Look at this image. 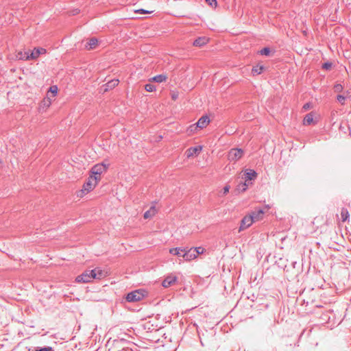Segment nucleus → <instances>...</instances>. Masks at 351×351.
I'll list each match as a JSON object with an SVG mask.
<instances>
[{"label":"nucleus","mask_w":351,"mask_h":351,"mask_svg":"<svg viewBox=\"0 0 351 351\" xmlns=\"http://www.w3.org/2000/svg\"><path fill=\"white\" fill-rule=\"evenodd\" d=\"M98 182V178H93V176H90L88 180L84 183L82 189L80 191L77 196L82 197L84 195L91 191L96 186Z\"/></svg>","instance_id":"f257e3e1"},{"label":"nucleus","mask_w":351,"mask_h":351,"mask_svg":"<svg viewBox=\"0 0 351 351\" xmlns=\"http://www.w3.org/2000/svg\"><path fill=\"white\" fill-rule=\"evenodd\" d=\"M109 165H106L104 163H98L95 165L90 170L91 175L93 178H98V181L101 179V174L104 172L106 171L108 169Z\"/></svg>","instance_id":"f03ea898"},{"label":"nucleus","mask_w":351,"mask_h":351,"mask_svg":"<svg viewBox=\"0 0 351 351\" xmlns=\"http://www.w3.org/2000/svg\"><path fill=\"white\" fill-rule=\"evenodd\" d=\"M144 292V291L139 289L131 291L127 294L126 300L129 302L140 301L145 296Z\"/></svg>","instance_id":"7ed1b4c3"},{"label":"nucleus","mask_w":351,"mask_h":351,"mask_svg":"<svg viewBox=\"0 0 351 351\" xmlns=\"http://www.w3.org/2000/svg\"><path fill=\"white\" fill-rule=\"evenodd\" d=\"M243 155V150L240 148L231 149L228 155V160L230 161L236 162L239 160Z\"/></svg>","instance_id":"20e7f679"},{"label":"nucleus","mask_w":351,"mask_h":351,"mask_svg":"<svg viewBox=\"0 0 351 351\" xmlns=\"http://www.w3.org/2000/svg\"><path fill=\"white\" fill-rule=\"evenodd\" d=\"M253 217L250 216V215H245L241 221V224L239 226V232L244 230L245 229L249 228L253 223Z\"/></svg>","instance_id":"39448f33"},{"label":"nucleus","mask_w":351,"mask_h":351,"mask_svg":"<svg viewBox=\"0 0 351 351\" xmlns=\"http://www.w3.org/2000/svg\"><path fill=\"white\" fill-rule=\"evenodd\" d=\"M47 53V50L43 47H35L32 51H30L29 56H27L26 58H31V60H36L41 54Z\"/></svg>","instance_id":"423d86ee"},{"label":"nucleus","mask_w":351,"mask_h":351,"mask_svg":"<svg viewBox=\"0 0 351 351\" xmlns=\"http://www.w3.org/2000/svg\"><path fill=\"white\" fill-rule=\"evenodd\" d=\"M184 253L182 256L186 261H191L195 259L196 258V254H195V250L193 247L190 249H187V247H184Z\"/></svg>","instance_id":"0eeeda50"},{"label":"nucleus","mask_w":351,"mask_h":351,"mask_svg":"<svg viewBox=\"0 0 351 351\" xmlns=\"http://www.w3.org/2000/svg\"><path fill=\"white\" fill-rule=\"evenodd\" d=\"M89 270L84 271L82 274L77 276L75 278V282L87 283L90 282V275L88 274Z\"/></svg>","instance_id":"6e6552de"},{"label":"nucleus","mask_w":351,"mask_h":351,"mask_svg":"<svg viewBox=\"0 0 351 351\" xmlns=\"http://www.w3.org/2000/svg\"><path fill=\"white\" fill-rule=\"evenodd\" d=\"M210 123V119L207 115L202 116L196 123L198 128L203 129L206 128Z\"/></svg>","instance_id":"1a4fd4ad"},{"label":"nucleus","mask_w":351,"mask_h":351,"mask_svg":"<svg viewBox=\"0 0 351 351\" xmlns=\"http://www.w3.org/2000/svg\"><path fill=\"white\" fill-rule=\"evenodd\" d=\"M177 280L176 276H169L162 281V285L165 288L169 287Z\"/></svg>","instance_id":"9d476101"},{"label":"nucleus","mask_w":351,"mask_h":351,"mask_svg":"<svg viewBox=\"0 0 351 351\" xmlns=\"http://www.w3.org/2000/svg\"><path fill=\"white\" fill-rule=\"evenodd\" d=\"M244 176L245 180L244 182L247 183V181L256 179L257 177V173L254 170L249 169L245 173Z\"/></svg>","instance_id":"9b49d317"},{"label":"nucleus","mask_w":351,"mask_h":351,"mask_svg":"<svg viewBox=\"0 0 351 351\" xmlns=\"http://www.w3.org/2000/svg\"><path fill=\"white\" fill-rule=\"evenodd\" d=\"M157 213V210L156 208V206L153 204L149 210H147L146 212H145L143 215V217L145 219H150L152 217H154Z\"/></svg>","instance_id":"f8f14e48"},{"label":"nucleus","mask_w":351,"mask_h":351,"mask_svg":"<svg viewBox=\"0 0 351 351\" xmlns=\"http://www.w3.org/2000/svg\"><path fill=\"white\" fill-rule=\"evenodd\" d=\"M202 147L200 145L195 146V147H191L189 148L186 151L187 153V157H191L193 156L194 154H198L202 151Z\"/></svg>","instance_id":"ddd939ff"},{"label":"nucleus","mask_w":351,"mask_h":351,"mask_svg":"<svg viewBox=\"0 0 351 351\" xmlns=\"http://www.w3.org/2000/svg\"><path fill=\"white\" fill-rule=\"evenodd\" d=\"M208 40L206 37H198L194 41L193 45L195 47H202L208 43Z\"/></svg>","instance_id":"4468645a"},{"label":"nucleus","mask_w":351,"mask_h":351,"mask_svg":"<svg viewBox=\"0 0 351 351\" xmlns=\"http://www.w3.org/2000/svg\"><path fill=\"white\" fill-rule=\"evenodd\" d=\"M98 40L96 38L93 37L85 45V48L88 50L94 49L97 45Z\"/></svg>","instance_id":"2eb2a0df"},{"label":"nucleus","mask_w":351,"mask_h":351,"mask_svg":"<svg viewBox=\"0 0 351 351\" xmlns=\"http://www.w3.org/2000/svg\"><path fill=\"white\" fill-rule=\"evenodd\" d=\"M264 214V211L263 209H258L255 210L254 211L252 212L250 214V216L253 217L254 221H258L260 219L262 218L263 215Z\"/></svg>","instance_id":"dca6fc26"},{"label":"nucleus","mask_w":351,"mask_h":351,"mask_svg":"<svg viewBox=\"0 0 351 351\" xmlns=\"http://www.w3.org/2000/svg\"><path fill=\"white\" fill-rule=\"evenodd\" d=\"M184 249L182 247H173L169 250V253L174 256H182Z\"/></svg>","instance_id":"f3484780"},{"label":"nucleus","mask_w":351,"mask_h":351,"mask_svg":"<svg viewBox=\"0 0 351 351\" xmlns=\"http://www.w3.org/2000/svg\"><path fill=\"white\" fill-rule=\"evenodd\" d=\"M167 79V75L164 74L157 75L153 77L151 80L157 83H161L165 82Z\"/></svg>","instance_id":"a211bd4d"},{"label":"nucleus","mask_w":351,"mask_h":351,"mask_svg":"<svg viewBox=\"0 0 351 351\" xmlns=\"http://www.w3.org/2000/svg\"><path fill=\"white\" fill-rule=\"evenodd\" d=\"M313 121V114L312 112L308 113L304 118V125H311Z\"/></svg>","instance_id":"6ab92c4d"},{"label":"nucleus","mask_w":351,"mask_h":351,"mask_svg":"<svg viewBox=\"0 0 351 351\" xmlns=\"http://www.w3.org/2000/svg\"><path fill=\"white\" fill-rule=\"evenodd\" d=\"M29 54H30V51H27L25 52L20 51L17 54V58L19 60H31V58H26V57L29 56Z\"/></svg>","instance_id":"aec40b11"},{"label":"nucleus","mask_w":351,"mask_h":351,"mask_svg":"<svg viewBox=\"0 0 351 351\" xmlns=\"http://www.w3.org/2000/svg\"><path fill=\"white\" fill-rule=\"evenodd\" d=\"M119 80L117 79H113L110 81H109L106 84V90H108V88H114L115 86H117L119 84Z\"/></svg>","instance_id":"412c9836"},{"label":"nucleus","mask_w":351,"mask_h":351,"mask_svg":"<svg viewBox=\"0 0 351 351\" xmlns=\"http://www.w3.org/2000/svg\"><path fill=\"white\" fill-rule=\"evenodd\" d=\"M263 66L256 65L252 68V73H253V75H259L263 72Z\"/></svg>","instance_id":"4be33fe9"},{"label":"nucleus","mask_w":351,"mask_h":351,"mask_svg":"<svg viewBox=\"0 0 351 351\" xmlns=\"http://www.w3.org/2000/svg\"><path fill=\"white\" fill-rule=\"evenodd\" d=\"M341 217L342 221H346L350 217L348 209L343 208L341 211Z\"/></svg>","instance_id":"5701e85b"},{"label":"nucleus","mask_w":351,"mask_h":351,"mask_svg":"<svg viewBox=\"0 0 351 351\" xmlns=\"http://www.w3.org/2000/svg\"><path fill=\"white\" fill-rule=\"evenodd\" d=\"M248 186V184L246 182H241L237 186V191L239 192H245Z\"/></svg>","instance_id":"b1692460"},{"label":"nucleus","mask_w":351,"mask_h":351,"mask_svg":"<svg viewBox=\"0 0 351 351\" xmlns=\"http://www.w3.org/2000/svg\"><path fill=\"white\" fill-rule=\"evenodd\" d=\"M258 53L262 56H269L271 53V49L269 47H264L261 49Z\"/></svg>","instance_id":"393cba45"},{"label":"nucleus","mask_w":351,"mask_h":351,"mask_svg":"<svg viewBox=\"0 0 351 351\" xmlns=\"http://www.w3.org/2000/svg\"><path fill=\"white\" fill-rule=\"evenodd\" d=\"M32 351H53V348L51 346L36 347Z\"/></svg>","instance_id":"a878e982"},{"label":"nucleus","mask_w":351,"mask_h":351,"mask_svg":"<svg viewBox=\"0 0 351 351\" xmlns=\"http://www.w3.org/2000/svg\"><path fill=\"white\" fill-rule=\"evenodd\" d=\"M145 89L147 92H154L156 90V86L152 84H147L145 85Z\"/></svg>","instance_id":"bb28decb"},{"label":"nucleus","mask_w":351,"mask_h":351,"mask_svg":"<svg viewBox=\"0 0 351 351\" xmlns=\"http://www.w3.org/2000/svg\"><path fill=\"white\" fill-rule=\"evenodd\" d=\"M106 273L104 271L100 269L99 268H97V271H96L97 279L100 280L101 278H104V277H106Z\"/></svg>","instance_id":"cd10ccee"},{"label":"nucleus","mask_w":351,"mask_h":351,"mask_svg":"<svg viewBox=\"0 0 351 351\" xmlns=\"http://www.w3.org/2000/svg\"><path fill=\"white\" fill-rule=\"evenodd\" d=\"M97 271V268H95L94 269H91L88 271V274L90 275V282L93 279H97L96 271Z\"/></svg>","instance_id":"c85d7f7f"},{"label":"nucleus","mask_w":351,"mask_h":351,"mask_svg":"<svg viewBox=\"0 0 351 351\" xmlns=\"http://www.w3.org/2000/svg\"><path fill=\"white\" fill-rule=\"evenodd\" d=\"M332 312L330 311H326L325 313H324L322 316H321V318L324 321V322H328L330 319V314H331Z\"/></svg>","instance_id":"c756f323"},{"label":"nucleus","mask_w":351,"mask_h":351,"mask_svg":"<svg viewBox=\"0 0 351 351\" xmlns=\"http://www.w3.org/2000/svg\"><path fill=\"white\" fill-rule=\"evenodd\" d=\"M333 89L336 93H341L343 90V86L341 84H335Z\"/></svg>","instance_id":"7c9ffc66"},{"label":"nucleus","mask_w":351,"mask_h":351,"mask_svg":"<svg viewBox=\"0 0 351 351\" xmlns=\"http://www.w3.org/2000/svg\"><path fill=\"white\" fill-rule=\"evenodd\" d=\"M346 96L345 95H338L337 96V100L341 104V105H344L345 104V101H346Z\"/></svg>","instance_id":"2f4dec72"},{"label":"nucleus","mask_w":351,"mask_h":351,"mask_svg":"<svg viewBox=\"0 0 351 351\" xmlns=\"http://www.w3.org/2000/svg\"><path fill=\"white\" fill-rule=\"evenodd\" d=\"M332 64L330 62H326L322 64V68L323 69L328 71L332 68Z\"/></svg>","instance_id":"473e14b6"},{"label":"nucleus","mask_w":351,"mask_h":351,"mask_svg":"<svg viewBox=\"0 0 351 351\" xmlns=\"http://www.w3.org/2000/svg\"><path fill=\"white\" fill-rule=\"evenodd\" d=\"M58 90L57 86H51L49 89V92L52 93L53 97H55L58 93Z\"/></svg>","instance_id":"72a5a7b5"},{"label":"nucleus","mask_w":351,"mask_h":351,"mask_svg":"<svg viewBox=\"0 0 351 351\" xmlns=\"http://www.w3.org/2000/svg\"><path fill=\"white\" fill-rule=\"evenodd\" d=\"M193 249L195 250V254H196V256L198 254H203V252L204 251V249L202 247H193Z\"/></svg>","instance_id":"f704fd0d"},{"label":"nucleus","mask_w":351,"mask_h":351,"mask_svg":"<svg viewBox=\"0 0 351 351\" xmlns=\"http://www.w3.org/2000/svg\"><path fill=\"white\" fill-rule=\"evenodd\" d=\"M136 13L141 14H151L153 12L152 11H148L145 9H138L135 11Z\"/></svg>","instance_id":"c9c22d12"},{"label":"nucleus","mask_w":351,"mask_h":351,"mask_svg":"<svg viewBox=\"0 0 351 351\" xmlns=\"http://www.w3.org/2000/svg\"><path fill=\"white\" fill-rule=\"evenodd\" d=\"M198 128L197 124H193V125H191L189 127V130L190 132H195L197 130V129Z\"/></svg>","instance_id":"e433bc0d"},{"label":"nucleus","mask_w":351,"mask_h":351,"mask_svg":"<svg viewBox=\"0 0 351 351\" xmlns=\"http://www.w3.org/2000/svg\"><path fill=\"white\" fill-rule=\"evenodd\" d=\"M205 1L208 5H211V6H213V5H215L216 6L217 4V0H205Z\"/></svg>","instance_id":"4c0bfd02"},{"label":"nucleus","mask_w":351,"mask_h":351,"mask_svg":"<svg viewBox=\"0 0 351 351\" xmlns=\"http://www.w3.org/2000/svg\"><path fill=\"white\" fill-rule=\"evenodd\" d=\"M230 188V186H228V185L225 186L223 187V195L227 194V193L229 192Z\"/></svg>","instance_id":"58836bf2"},{"label":"nucleus","mask_w":351,"mask_h":351,"mask_svg":"<svg viewBox=\"0 0 351 351\" xmlns=\"http://www.w3.org/2000/svg\"><path fill=\"white\" fill-rule=\"evenodd\" d=\"M310 108V104L307 103V104H305L303 106V108L305 109V110H307Z\"/></svg>","instance_id":"ea45409f"},{"label":"nucleus","mask_w":351,"mask_h":351,"mask_svg":"<svg viewBox=\"0 0 351 351\" xmlns=\"http://www.w3.org/2000/svg\"><path fill=\"white\" fill-rule=\"evenodd\" d=\"M79 12H80V10L76 9V10H73V14L75 15V14H78Z\"/></svg>","instance_id":"a19ab883"},{"label":"nucleus","mask_w":351,"mask_h":351,"mask_svg":"<svg viewBox=\"0 0 351 351\" xmlns=\"http://www.w3.org/2000/svg\"><path fill=\"white\" fill-rule=\"evenodd\" d=\"M171 97H172V99L176 100L178 98V95H173Z\"/></svg>","instance_id":"79ce46f5"},{"label":"nucleus","mask_w":351,"mask_h":351,"mask_svg":"<svg viewBox=\"0 0 351 351\" xmlns=\"http://www.w3.org/2000/svg\"><path fill=\"white\" fill-rule=\"evenodd\" d=\"M337 114V112L336 111H333L331 114V116L332 117H335V115Z\"/></svg>","instance_id":"37998d69"}]
</instances>
